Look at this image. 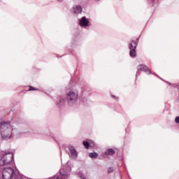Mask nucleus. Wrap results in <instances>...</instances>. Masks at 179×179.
Here are the masks:
<instances>
[{
  "label": "nucleus",
  "instance_id": "9",
  "mask_svg": "<svg viewBox=\"0 0 179 179\" xmlns=\"http://www.w3.org/2000/svg\"><path fill=\"white\" fill-rule=\"evenodd\" d=\"M89 24V20L86 18V17H83L80 20V25L86 27Z\"/></svg>",
  "mask_w": 179,
  "mask_h": 179
},
{
  "label": "nucleus",
  "instance_id": "21",
  "mask_svg": "<svg viewBox=\"0 0 179 179\" xmlns=\"http://www.w3.org/2000/svg\"><path fill=\"white\" fill-rule=\"evenodd\" d=\"M57 1H59V2H62V0H57Z\"/></svg>",
  "mask_w": 179,
  "mask_h": 179
},
{
  "label": "nucleus",
  "instance_id": "1",
  "mask_svg": "<svg viewBox=\"0 0 179 179\" xmlns=\"http://www.w3.org/2000/svg\"><path fill=\"white\" fill-rule=\"evenodd\" d=\"M12 131H13V128L10 123L3 122L2 120L0 119V134L2 136L3 139H10L12 136Z\"/></svg>",
  "mask_w": 179,
  "mask_h": 179
},
{
  "label": "nucleus",
  "instance_id": "12",
  "mask_svg": "<svg viewBox=\"0 0 179 179\" xmlns=\"http://www.w3.org/2000/svg\"><path fill=\"white\" fill-rule=\"evenodd\" d=\"M105 154L107 155V156H110L115 155V151L113 149L110 148L105 152Z\"/></svg>",
  "mask_w": 179,
  "mask_h": 179
},
{
  "label": "nucleus",
  "instance_id": "18",
  "mask_svg": "<svg viewBox=\"0 0 179 179\" xmlns=\"http://www.w3.org/2000/svg\"><path fill=\"white\" fill-rule=\"evenodd\" d=\"M165 82H166V83H168V85H173V84H171V83H169V82H167V81H165Z\"/></svg>",
  "mask_w": 179,
  "mask_h": 179
},
{
  "label": "nucleus",
  "instance_id": "6",
  "mask_svg": "<svg viewBox=\"0 0 179 179\" xmlns=\"http://www.w3.org/2000/svg\"><path fill=\"white\" fill-rule=\"evenodd\" d=\"M53 179H68V173L64 169H60V176L56 175Z\"/></svg>",
  "mask_w": 179,
  "mask_h": 179
},
{
  "label": "nucleus",
  "instance_id": "22",
  "mask_svg": "<svg viewBox=\"0 0 179 179\" xmlns=\"http://www.w3.org/2000/svg\"><path fill=\"white\" fill-rule=\"evenodd\" d=\"M95 1H96L98 2V1H100V0H95Z\"/></svg>",
  "mask_w": 179,
  "mask_h": 179
},
{
  "label": "nucleus",
  "instance_id": "11",
  "mask_svg": "<svg viewBox=\"0 0 179 179\" xmlns=\"http://www.w3.org/2000/svg\"><path fill=\"white\" fill-rule=\"evenodd\" d=\"M65 103V99L63 97H59V101L57 103V106L58 107H61V106H64Z\"/></svg>",
  "mask_w": 179,
  "mask_h": 179
},
{
  "label": "nucleus",
  "instance_id": "5",
  "mask_svg": "<svg viewBox=\"0 0 179 179\" xmlns=\"http://www.w3.org/2000/svg\"><path fill=\"white\" fill-rule=\"evenodd\" d=\"M76 99H78V94L75 92L70 91L67 94V101L68 103H73V101H76Z\"/></svg>",
  "mask_w": 179,
  "mask_h": 179
},
{
  "label": "nucleus",
  "instance_id": "8",
  "mask_svg": "<svg viewBox=\"0 0 179 179\" xmlns=\"http://www.w3.org/2000/svg\"><path fill=\"white\" fill-rule=\"evenodd\" d=\"M138 71H143L144 72H148V73H151L150 70L148 66L143 64H141L140 66H138Z\"/></svg>",
  "mask_w": 179,
  "mask_h": 179
},
{
  "label": "nucleus",
  "instance_id": "2",
  "mask_svg": "<svg viewBox=\"0 0 179 179\" xmlns=\"http://www.w3.org/2000/svg\"><path fill=\"white\" fill-rule=\"evenodd\" d=\"M2 176L3 179H17L16 178V174H15V170L10 167L4 168L2 171Z\"/></svg>",
  "mask_w": 179,
  "mask_h": 179
},
{
  "label": "nucleus",
  "instance_id": "23",
  "mask_svg": "<svg viewBox=\"0 0 179 179\" xmlns=\"http://www.w3.org/2000/svg\"><path fill=\"white\" fill-rule=\"evenodd\" d=\"M151 1H155V0H151Z\"/></svg>",
  "mask_w": 179,
  "mask_h": 179
},
{
  "label": "nucleus",
  "instance_id": "17",
  "mask_svg": "<svg viewBox=\"0 0 179 179\" xmlns=\"http://www.w3.org/2000/svg\"><path fill=\"white\" fill-rule=\"evenodd\" d=\"M33 90H37V89H34V87H30V89L29 90V91H33Z\"/></svg>",
  "mask_w": 179,
  "mask_h": 179
},
{
  "label": "nucleus",
  "instance_id": "16",
  "mask_svg": "<svg viewBox=\"0 0 179 179\" xmlns=\"http://www.w3.org/2000/svg\"><path fill=\"white\" fill-rule=\"evenodd\" d=\"M175 121H176V122L177 124H179V116H178V117H176Z\"/></svg>",
  "mask_w": 179,
  "mask_h": 179
},
{
  "label": "nucleus",
  "instance_id": "4",
  "mask_svg": "<svg viewBox=\"0 0 179 179\" xmlns=\"http://www.w3.org/2000/svg\"><path fill=\"white\" fill-rule=\"evenodd\" d=\"M138 40L139 38H137L136 41H131L129 45L130 57L132 58H135V57H136V47H138Z\"/></svg>",
  "mask_w": 179,
  "mask_h": 179
},
{
  "label": "nucleus",
  "instance_id": "20",
  "mask_svg": "<svg viewBox=\"0 0 179 179\" xmlns=\"http://www.w3.org/2000/svg\"><path fill=\"white\" fill-rule=\"evenodd\" d=\"M81 179H86L85 177H83V176H80Z\"/></svg>",
  "mask_w": 179,
  "mask_h": 179
},
{
  "label": "nucleus",
  "instance_id": "19",
  "mask_svg": "<svg viewBox=\"0 0 179 179\" xmlns=\"http://www.w3.org/2000/svg\"><path fill=\"white\" fill-rule=\"evenodd\" d=\"M113 99H117V97L114 95H112Z\"/></svg>",
  "mask_w": 179,
  "mask_h": 179
},
{
  "label": "nucleus",
  "instance_id": "15",
  "mask_svg": "<svg viewBox=\"0 0 179 179\" xmlns=\"http://www.w3.org/2000/svg\"><path fill=\"white\" fill-rule=\"evenodd\" d=\"M113 171H114V168L110 167L108 169V173H113Z\"/></svg>",
  "mask_w": 179,
  "mask_h": 179
},
{
  "label": "nucleus",
  "instance_id": "13",
  "mask_svg": "<svg viewBox=\"0 0 179 179\" xmlns=\"http://www.w3.org/2000/svg\"><path fill=\"white\" fill-rule=\"evenodd\" d=\"M89 156L91 157V159H96L99 154H97V152H91L89 154Z\"/></svg>",
  "mask_w": 179,
  "mask_h": 179
},
{
  "label": "nucleus",
  "instance_id": "10",
  "mask_svg": "<svg viewBox=\"0 0 179 179\" xmlns=\"http://www.w3.org/2000/svg\"><path fill=\"white\" fill-rule=\"evenodd\" d=\"M73 13L78 15L82 13V7L80 6H76L73 8Z\"/></svg>",
  "mask_w": 179,
  "mask_h": 179
},
{
  "label": "nucleus",
  "instance_id": "7",
  "mask_svg": "<svg viewBox=\"0 0 179 179\" xmlns=\"http://www.w3.org/2000/svg\"><path fill=\"white\" fill-rule=\"evenodd\" d=\"M69 152L71 155V157L73 159H76V157H78V152L75 149V147H72V146L69 147Z\"/></svg>",
  "mask_w": 179,
  "mask_h": 179
},
{
  "label": "nucleus",
  "instance_id": "3",
  "mask_svg": "<svg viewBox=\"0 0 179 179\" xmlns=\"http://www.w3.org/2000/svg\"><path fill=\"white\" fill-rule=\"evenodd\" d=\"M13 160V153H6L0 159V166H6V164H10Z\"/></svg>",
  "mask_w": 179,
  "mask_h": 179
},
{
  "label": "nucleus",
  "instance_id": "14",
  "mask_svg": "<svg viewBox=\"0 0 179 179\" xmlns=\"http://www.w3.org/2000/svg\"><path fill=\"white\" fill-rule=\"evenodd\" d=\"M83 145L85 148V149H89V146H90V144H89V142L87 141H83Z\"/></svg>",
  "mask_w": 179,
  "mask_h": 179
}]
</instances>
